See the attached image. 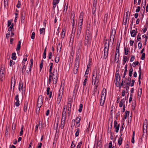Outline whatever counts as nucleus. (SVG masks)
I'll return each mask as SVG.
<instances>
[{
	"label": "nucleus",
	"mask_w": 148,
	"mask_h": 148,
	"mask_svg": "<svg viewBox=\"0 0 148 148\" xmlns=\"http://www.w3.org/2000/svg\"><path fill=\"white\" fill-rule=\"evenodd\" d=\"M148 121L147 119H145L143 123V130L146 131Z\"/></svg>",
	"instance_id": "dca6fc26"
},
{
	"label": "nucleus",
	"mask_w": 148,
	"mask_h": 148,
	"mask_svg": "<svg viewBox=\"0 0 148 148\" xmlns=\"http://www.w3.org/2000/svg\"><path fill=\"white\" fill-rule=\"evenodd\" d=\"M78 63L75 62L73 68V73L75 74H76L77 71L79 66Z\"/></svg>",
	"instance_id": "f8f14e48"
},
{
	"label": "nucleus",
	"mask_w": 148,
	"mask_h": 148,
	"mask_svg": "<svg viewBox=\"0 0 148 148\" xmlns=\"http://www.w3.org/2000/svg\"><path fill=\"white\" fill-rule=\"evenodd\" d=\"M82 144V142L81 141L78 143V144L77 146V148H80Z\"/></svg>",
	"instance_id": "6e6d98bb"
},
{
	"label": "nucleus",
	"mask_w": 148,
	"mask_h": 148,
	"mask_svg": "<svg viewBox=\"0 0 148 148\" xmlns=\"http://www.w3.org/2000/svg\"><path fill=\"white\" fill-rule=\"evenodd\" d=\"M79 56L78 54H77L76 56L75 62L79 63Z\"/></svg>",
	"instance_id": "ea45409f"
},
{
	"label": "nucleus",
	"mask_w": 148,
	"mask_h": 148,
	"mask_svg": "<svg viewBox=\"0 0 148 148\" xmlns=\"http://www.w3.org/2000/svg\"><path fill=\"white\" fill-rule=\"evenodd\" d=\"M23 83L20 82L19 84L18 89L20 91H22V94H23L25 92V87H23Z\"/></svg>",
	"instance_id": "423d86ee"
},
{
	"label": "nucleus",
	"mask_w": 148,
	"mask_h": 148,
	"mask_svg": "<svg viewBox=\"0 0 148 148\" xmlns=\"http://www.w3.org/2000/svg\"><path fill=\"white\" fill-rule=\"evenodd\" d=\"M148 23H146V25L144 26V28L143 29V33H144L147 30V25Z\"/></svg>",
	"instance_id": "a878e982"
},
{
	"label": "nucleus",
	"mask_w": 148,
	"mask_h": 148,
	"mask_svg": "<svg viewBox=\"0 0 148 148\" xmlns=\"http://www.w3.org/2000/svg\"><path fill=\"white\" fill-rule=\"evenodd\" d=\"M28 104V102L27 101H25L24 103L23 107V110L25 112H26L27 111Z\"/></svg>",
	"instance_id": "a211bd4d"
},
{
	"label": "nucleus",
	"mask_w": 148,
	"mask_h": 148,
	"mask_svg": "<svg viewBox=\"0 0 148 148\" xmlns=\"http://www.w3.org/2000/svg\"><path fill=\"white\" fill-rule=\"evenodd\" d=\"M51 75H53V84H56L57 82L58 78V75L57 73V70H56L55 71V70H54L53 72V74Z\"/></svg>",
	"instance_id": "f03ea898"
},
{
	"label": "nucleus",
	"mask_w": 148,
	"mask_h": 148,
	"mask_svg": "<svg viewBox=\"0 0 148 148\" xmlns=\"http://www.w3.org/2000/svg\"><path fill=\"white\" fill-rule=\"evenodd\" d=\"M87 77H86V78L84 79L83 82V87L84 88V86H85L86 83L87 82Z\"/></svg>",
	"instance_id": "3c124183"
},
{
	"label": "nucleus",
	"mask_w": 148,
	"mask_h": 148,
	"mask_svg": "<svg viewBox=\"0 0 148 148\" xmlns=\"http://www.w3.org/2000/svg\"><path fill=\"white\" fill-rule=\"evenodd\" d=\"M82 41L81 40H80L78 43L77 47V51L78 52V54L79 53L81 52V49L82 47Z\"/></svg>",
	"instance_id": "0eeeda50"
},
{
	"label": "nucleus",
	"mask_w": 148,
	"mask_h": 148,
	"mask_svg": "<svg viewBox=\"0 0 148 148\" xmlns=\"http://www.w3.org/2000/svg\"><path fill=\"white\" fill-rule=\"evenodd\" d=\"M74 16H73V19L72 20V21H71V23L72 24V26H73V29H74L75 28L74 27V25H75V21L74 20Z\"/></svg>",
	"instance_id": "72a5a7b5"
},
{
	"label": "nucleus",
	"mask_w": 148,
	"mask_h": 148,
	"mask_svg": "<svg viewBox=\"0 0 148 148\" xmlns=\"http://www.w3.org/2000/svg\"><path fill=\"white\" fill-rule=\"evenodd\" d=\"M82 24H82V23H80L78 22V26L77 28L82 29Z\"/></svg>",
	"instance_id": "09e8293b"
},
{
	"label": "nucleus",
	"mask_w": 148,
	"mask_h": 148,
	"mask_svg": "<svg viewBox=\"0 0 148 148\" xmlns=\"http://www.w3.org/2000/svg\"><path fill=\"white\" fill-rule=\"evenodd\" d=\"M18 96V95H17L16 96L15 98V99L16 101V102L15 103L14 105H16L17 107L19 106L20 105Z\"/></svg>",
	"instance_id": "4468645a"
},
{
	"label": "nucleus",
	"mask_w": 148,
	"mask_h": 148,
	"mask_svg": "<svg viewBox=\"0 0 148 148\" xmlns=\"http://www.w3.org/2000/svg\"><path fill=\"white\" fill-rule=\"evenodd\" d=\"M99 78L95 77H92V85H98V83L99 82Z\"/></svg>",
	"instance_id": "1a4fd4ad"
},
{
	"label": "nucleus",
	"mask_w": 148,
	"mask_h": 148,
	"mask_svg": "<svg viewBox=\"0 0 148 148\" xmlns=\"http://www.w3.org/2000/svg\"><path fill=\"white\" fill-rule=\"evenodd\" d=\"M83 106L82 104H81L79 105V108L78 109V111L79 112H81L82 110Z\"/></svg>",
	"instance_id": "de8ad7c7"
},
{
	"label": "nucleus",
	"mask_w": 148,
	"mask_h": 148,
	"mask_svg": "<svg viewBox=\"0 0 148 148\" xmlns=\"http://www.w3.org/2000/svg\"><path fill=\"white\" fill-rule=\"evenodd\" d=\"M130 112L129 111H126L125 112V115L124 116V118L126 119L127 118V117L129 115Z\"/></svg>",
	"instance_id": "603ef678"
},
{
	"label": "nucleus",
	"mask_w": 148,
	"mask_h": 148,
	"mask_svg": "<svg viewBox=\"0 0 148 148\" xmlns=\"http://www.w3.org/2000/svg\"><path fill=\"white\" fill-rule=\"evenodd\" d=\"M106 41H108V42L107 43V42H106L104 45L105 47L104 49V51L103 58L105 59H106L108 56V49L110 44L109 40L108 39H107L106 40Z\"/></svg>",
	"instance_id": "f257e3e1"
},
{
	"label": "nucleus",
	"mask_w": 148,
	"mask_h": 148,
	"mask_svg": "<svg viewBox=\"0 0 148 148\" xmlns=\"http://www.w3.org/2000/svg\"><path fill=\"white\" fill-rule=\"evenodd\" d=\"M108 17V13H106L104 16L103 21L104 23H106L107 22Z\"/></svg>",
	"instance_id": "4be33fe9"
},
{
	"label": "nucleus",
	"mask_w": 148,
	"mask_h": 148,
	"mask_svg": "<svg viewBox=\"0 0 148 148\" xmlns=\"http://www.w3.org/2000/svg\"><path fill=\"white\" fill-rule=\"evenodd\" d=\"M4 7H5L6 6L8 5V0H4Z\"/></svg>",
	"instance_id": "0e129e2a"
},
{
	"label": "nucleus",
	"mask_w": 148,
	"mask_h": 148,
	"mask_svg": "<svg viewBox=\"0 0 148 148\" xmlns=\"http://www.w3.org/2000/svg\"><path fill=\"white\" fill-rule=\"evenodd\" d=\"M131 58L130 59V61L131 62H132L135 59V56L133 55H131Z\"/></svg>",
	"instance_id": "69168bd1"
},
{
	"label": "nucleus",
	"mask_w": 148,
	"mask_h": 148,
	"mask_svg": "<svg viewBox=\"0 0 148 148\" xmlns=\"http://www.w3.org/2000/svg\"><path fill=\"white\" fill-rule=\"evenodd\" d=\"M25 18V16L23 15V14H21V22L22 23L23 22H24V19Z\"/></svg>",
	"instance_id": "864d4df0"
},
{
	"label": "nucleus",
	"mask_w": 148,
	"mask_h": 148,
	"mask_svg": "<svg viewBox=\"0 0 148 148\" xmlns=\"http://www.w3.org/2000/svg\"><path fill=\"white\" fill-rule=\"evenodd\" d=\"M15 64V62H13V61L12 60H10V66H11L12 64Z\"/></svg>",
	"instance_id": "338daca9"
},
{
	"label": "nucleus",
	"mask_w": 148,
	"mask_h": 148,
	"mask_svg": "<svg viewBox=\"0 0 148 148\" xmlns=\"http://www.w3.org/2000/svg\"><path fill=\"white\" fill-rule=\"evenodd\" d=\"M101 146L102 145L101 142L99 141L97 142L96 148H101Z\"/></svg>",
	"instance_id": "c756f323"
},
{
	"label": "nucleus",
	"mask_w": 148,
	"mask_h": 148,
	"mask_svg": "<svg viewBox=\"0 0 148 148\" xmlns=\"http://www.w3.org/2000/svg\"><path fill=\"white\" fill-rule=\"evenodd\" d=\"M60 58L59 57H57L56 56L55 58V61L56 63H58L59 61Z\"/></svg>",
	"instance_id": "8fccbe9b"
},
{
	"label": "nucleus",
	"mask_w": 148,
	"mask_h": 148,
	"mask_svg": "<svg viewBox=\"0 0 148 148\" xmlns=\"http://www.w3.org/2000/svg\"><path fill=\"white\" fill-rule=\"evenodd\" d=\"M52 75L51 74L49 76V79L48 81V83L49 84H51L52 81Z\"/></svg>",
	"instance_id": "a19ab883"
},
{
	"label": "nucleus",
	"mask_w": 148,
	"mask_h": 148,
	"mask_svg": "<svg viewBox=\"0 0 148 148\" xmlns=\"http://www.w3.org/2000/svg\"><path fill=\"white\" fill-rule=\"evenodd\" d=\"M138 63L139 62L138 61L137 62H134L133 63V66L134 67H135L136 65H137L138 64Z\"/></svg>",
	"instance_id": "13d9d810"
},
{
	"label": "nucleus",
	"mask_w": 148,
	"mask_h": 148,
	"mask_svg": "<svg viewBox=\"0 0 148 148\" xmlns=\"http://www.w3.org/2000/svg\"><path fill=\"white\" fill-rule=\"evenodd\" d=\"M65 120V119H61L60 127L62 129H63L64 127Z\"/></svg>",
	"instance_id": "393cba45"
},
{
	"label": "nucleus",
	"mask_w": 148,
	"mask_h": 148,
	"mask_svg": "<svg viewBox=\"0 0 148 148\" xmlns=\"http://www.w3.org/2000/svg\"><path fill=\"white\" fill-rule=\"evenodd\" d=\"M76 123L77 124H79L81 120V117L78 116L76 119Z\"/></svg>",
	"instance_id": "a18cd8bd"
},
{
	"label": "nucleus",
	"mask_w": 148,
	"mask_h": 148,
	"mask_svg": "<svg viewBox=\"0 0 148 148\" xmlns=\"http://www.w3.org/2000/svg\"><path fill=\"white\" fill-rule=\"evenodd\" d=\"M124 83H125L126 84V90L127 91H127H128L129 89V87L130 86V82H127L126 81V80H125Z\"/></svg>",
	"instance_id": "412c9836"
},
{
	"label": "nucleus",
	"mask_w": 148,
	"mask_h": 148,
	"mask_svg": "<svg viewBox=\"0 0 148 148\" xmlns=\"http://www.w3.org/2000/svg\"><path fill=\"white\" fill-rule=\"evenodd\" d=\"M105 99L106 98H101L100 102V104L101 106H103L105 102Z\"/></svg>",
	"instance_id": "b1692460"
},
{
	"label": "nucleus",
	"mask_w": 148,
	"mask_h": 148,
	"mask_svg": "<svg viewBox=\"0 0 148 148\" xmlns=\"http://www.w3.org/2000/svg\"><path fill=\"white\" fill-rule=\"evenodd\" d=\"M119 55H117L116 54H115V57L114 61L115 62L116 61V62H118L119 61Z\"/></svg>",
	"instance_id": "f704fd0d"
},
{
	"label": "nucleus",
	"mask_w": 148,
	"mask_h": 148,
	"mask_svg": "<svg viewBox=\"0 0 148 148\" xmlns=\"http://www.w3.org/2000/svg\"><path fill=\"white\" fill-rule=\"evenodd\" d=\"M35 35V34L34 32H33L32 33V36H31V38L32 39H34Z\"/></svg>",
	"instance_id": "774afa93"
},
{
	"label": "nucleus",
	"mask_w": 148,
	"mask_h": 148,
	"mask_svg": "<svg viewBox=\"0 0 148 148\" xmlns=\"http://www.w3.org/2000/svg\"><path fill=\"white\" fill-rule=\"evenodd\" d=\"M61 46L60 45V44L59 43L58 45L57 46V51H59V52L61 51Z\"/></svg>",
	"instance_id": "5fc2aeb1"
},
{
	"label": "nucleus",
	"mask_w": 148,
	"mask_h": 148,
	"mask_svg": "<svg viewBox=\"0 0 148 148\" xmlns=\"http://www.w3.org/2000/svg\"><path fill=\"white\" fill-rule=\"evenodd\" d=\"M84 13L83 12H81L80 13V16L79 17V20H83V18Z\"/></svg>",
	"instance_id": "79ce46f5"
},
{
	"label": "nucleus",
	"mask_w": 148,
	"mask_h": 148,
	"mask_svg": "<svg viewBox=\"0 0 148 148\" xmlns=\"http://www.w3.org/2000/svg\"><path fill=\"white\" fill-rule=\"evenodd\" d=\"M5 71L3 69L1 68L0 70V76L1 77L2 76H4V74L5 73Z\"/></svg>",
	"instance_id": "e433bc0d"
},
{
	"label": "nucleus",
	"mask_w": 148,
	"mask_h": 148,
	"mask_svg": "<svg viewBox=\"0 0 148 148\" xmlns=\"http://www.w3.org/2000/svg\"><path fill=\"white\" fill-rule=\"evenodd\" d=\"M82 29L77 28L75 34V40L78 39L80 37V34Z\"/></svg>",
	"instance_id": "9d476101"
},
{
	"label": "nucleus",
	"mask_w": 148,
	"mask_h": 148,
	"mask_svg": "<svg viewBox=\"0 0 148 148\" xmlns=\"http://www.w3.org/2000/svg\"><path fill=\"white\" fill-rule=\"evenodd\" d=\"M66 116V112H63L62 113V119H65Z\"/></svg>",
	"instance_id": "c03bdc74"
},
{
	"label": "nucleus",
	"mask_w": 148,
	"mask_h": 148,
	"mask_svg": "<svg viewBox=\"0 0 148 148\" xmlns=\"http://www.w3.org/2000/svg\"><path fill=\"white\" fill-rule=\"evenodd\" d=\"M40 34H43L44 35L45 29L44 28H42L40 29Z\"/></svg>",
	"instance_id": "58836bf2"
},
{
	"label": "nucleus",
	"mask_w": 148,
	"mask_h": 148,
	"mask_svg": "<svg viewBox=\"0 0 148 148\" xmlns=\"http://www.w3.org/2000/svg\"><path fill=\"white\" fill-rule=\"evenodd\" d=\"M11 87L12 86H13V89H14V88L15 86V79H13V77H12V78H11Z\"/></svg>",
	"instance_id": "5701e85b"
},
{
	"label": "nucleus",
	"mask_w": 148,
	"mask_h": 148,
	"mask_svg": "<svg viewBox=\"0 0 148 148\" xmlns=\"http://www.w3.org/2000/svg\"><path fill=\"white\" fill-rule=\"evenodd\" d=\"M116 33V29H113L111 31V35L110 36V38L112 37L113 40L114 41L115 35Z\"/></svg>",
	"instance_id": "ddd939ff"
},
{
	"label": "nucleus",
	"mask_w": 148,
	"mask_h": 148,
	"mask_svg": "<svg viewBox=\"0 0 148 148\" xmlns=\"http://www.w3.org/2000/svg\"><path fill=\"white\" fill-rule=\"evenodd\" d=\"M126 100L125 98H123L120 101L119 103V107H121L125 105V102Z\"/></svg>",
	"instance_id": "2eb2a0df"
},
{
	"label": "nucleus",
	"mask_w": 148,
	"mask_h": 148,
	"mask_svg": "<svg viewBox=\"0 0 148 148\" xmlns=\"http://www.w3.org/2000/svg\"><path fill=\"white\" fill-rule=\"evenodd\" d=\"M100 72V71L99 70L97 69L96 70L95 69L93 71L92 77L99 78Z\"/></svg>",
	"instance_id": "20e7f679"
},
{
	"label": "nucleus",
	"mask_w": 148,
	"mask_h": 148,
	"mask_svg": "<svg viewBox=\"0 0 148 148\" xmlns=\"http://www.w3.org/2000/svg\"><path fill=\"white\" fill-rule=\"evenodd\" d=\"M114 127L116 130L115 132L116 133H117L118 132L120 124H118L117 121H114Z\"/></svg>",
	"instance_id": "9b49d317"
},
{
	"label": "nucleus",
	"mask_w": 148,
	"mask_h": 148,
	"mask_svg": "<svg viewBox=\"0 0 148 148\" xmlns=\"http://www.w3.org/2000/svg\"><path fill=\"white\" fill-rule=\"evenodd\" d=\"M106 90L105 88H103L101 93V98H106Z\"/></svg>",
	"instance_id": "f3484780"
},
{
	"label": "nucleus",
	"mask_w": 148,
	"mask_h": 148,
	"mask_svg": "<svg viewBox=\"0 0 148 148\" xmlns=\"http://www.w3.org/2000/svg\"><path fill=\"white\" fill-rule=\"evenodd\" d=\"M124 50L125 51V55H127L128 52V49H127L125 47L124 48Z\"/></svg>",
	"instance_id": "052dcab7"
},
{
	"label": "nucleus",
	"mask_w": 148,
	"mask_h": 148,
	"mask_svg": "<svg viewBox=\"0 0 148 148\" xmlns=\"http://www.w3.org/2000/svg\"><path fill=\"white\" fill-rule=\"evenodd\" d=\"M43 98L42 95H40L38 97L37 103V106H41L43 103Z\"/></svg>",
	"instance_id": "39448f33"
},
{
	"label": "nucleus",
	"mask_w": 148,
	"mask_h": 148,
	"mask_svg": "<svg viewBox=\"0 0 148 148\" xmlns=\"http://www.w3.org/2000/svg\"><path fill=\"white\" fill-rule=\"evenodd\" d=\"M127 64H126L125 65V70H124V74H123V78H125V76L126 75V72H127Z\"/></svg>",
	"instance_id": "473e14b6"
},
{
	"label": "nucleus",
	"mask_w": 148,
	"mask_h": 148,
	"mask_svg": "<svg viewBox=\"0 0 148 148\" xmlns=\"http://www.w3.org/2000/svg\"><path fill=\"white\" fill-rule=\"evenodd\" d=\"M97 3H95L94 4V2H93V6L92 8V13L93 14H94L96 10V5Z\"/></svg>",
	"instance_id": "aec40b11"
},
{
	"label": "nucleus",
	"mask_w": 148,
	"mask_h": 148,
	"mask_svg": "<svg viewBox=\"0 0 148 148\" xmlns=\"http://www.w3.org/2000/svg\"><path fill=\"white\" fill-rule=\"evenodd\" d=\"M131 36L133 37H134L136 35L135 30H133L131 32Z\"/></svg>",
	"instance_id": "2f4dec72"
},
{
	"label": "nucleus",
	"mask_w": 148,
	"mask_h": 148,
	"mask_svg": "<svg viewBox=\"0 0 148 148\" xmlns=\"http://www.w3.org/2000/svg\"><path fill=\"white\" fill-rule=\"evenodd\" d=\"M63 89H62L61 90H59L57 98L62 99V97L63 94Z\"/></svg>",
	"instance_id": "6ab92c4d"
},
{
	"label": "nucleus",
	"mask_w": 148,
	"mask_h": 148,
	"mask_svg": "<svg viewBox=\"0 0 148 148\" xmlns=\"http://www.w3.org/2000/svg\"><path fill=\"white\" fill-rule=\"evenodd\" d=\"M26 66H25V65H24L23 67L22 70V73H24L25 72V70H26Z\"/></svg>",
	"instance_id": "e2e57ef3"
},
{
	"label": "nucleus",
	"mask_w": 148,
	"mask_h": 148,
	"mask_svg": "<svg viewBox=\"0 0 148 148\" xmlns=\"http://www.w3.org/2000/svg\"><path fill=\"white\" fill-rule=\"evenodd\" d=\"M85 38L92 39V32L91 31H90L88 29L86 30Z\"/></svg>",
	"instance_id": "7ed1b4c3"
},
{
	"label": "nucleus",
	"mask_w": 148,
	"mask_h": 148,
	"mask_svg": "<svg viewBox=\"0 0 148 148\" xmlns=\"http://www.w3.org/2000/svg\"><path fill=\"white\" fill-rule=\"evenodd\" d=\"M122 135V134L120 137L119 138L118 140V143L119 145L120 146L121 145L122 143V140H123V138L121 137V136Z\"/></svg>",
	"instance_id": "cd10ccee"
},
{
	"label": "nucleus",
	"mask_w": 148,
	"mask_h": 148,
	"mask_svg": "<svg viewBox=\"0 0 148 148\" xmlns=\"http://www.w3.org/2000/svg\"><path fill=\"white\" fill-rule=\"evenodd\" d=\"M79 128H77L76 129V132L75 133V135L76 136H78L79 132Z\"/></svg>",
	"instance_id": "49530a36"
},
{
	"label": "nucleus",
	"mask_w": 148,
	"mask_h": 148,
	"mask_svg": "<svg viewBox=\"0 0 148 148\" xmlns=\"http://www.w3.org/2000/svg\"><path fill=\"white\" fill-rule=\"evenodd\" d=\"M23 126H22L21 128V131L20 132L19 135L21 136L23 135Z\"/></svg>",
	"instance_id": "4d7b16f0"
},
{
	"label": "nucleus",
	"mask_w": 148,
	"mask_h": 148,
	"mask_svg": "<svg viewBox=\"0 0 148 148\" xmlns=\"http://www.w3.org/2000/svg\"><path fill=\"white\" fill-rule=\"evenodd\" d=\"M16 53H12V54L11 58L12 60H16Z\"/></svg>",
	"instance_id": "4c0bfd02"
},
{
	"label": "nucleus",
	"mask_w": 148,
	"mask_h": 148,
	"mask_svg": "<svg viewBox=\"0 0 148 148\" xmlns=\"http://www.w3.org/2000/svg\"><path fill=\"white\" fill-rule=\"evenodd\" d=\"M66 29H63L61 33V38H64L65 34Z\"/></svg>",
	"instance_id": "bb28decb"
},
{
	"label": "nucleus",
	"mask_w": 148,
	"mask_h": 148,
	"mask_svg": "<svg viewBox=\"0 0 148 148\" xmlns=\"http://www.w3.org/2000/svg\"><path fill=\"white\" fill-rule=\"evenodd\" d=\"M21 41H19L18 42V43L17 45V47L16 49V50L17 51L20 50L21 48Z\"/></svg>",
	"instance_id": "c85d7f7f"
},
{
	"label": "nucleus",
	"mask_w": 148,
	"mask_h": 148,
	"mask_svg": "<svg viewBox=\"0 0 148 148\" xmlns=\"http://www.w3.org/2000/svg\"><path fill=\"white\" fill-rule=\"evenodd\" d=\"M133 71V69L132 68V66H131V68L129 70V76L130 77H131L132 76V72Z\"/></svg>",
	"instance_id": "37998d69"
},
{
	"label": "nucleus",
	"mask_w": 148,
	"mask_h": 148,
	"mask_svg": "<svg viewBox=\"0 0 148 148\" xmlns=\"http://www.w3.org/2000/svg\"><path fill=\"white\" fill-rule=\"evenodd\" d=\"M75 28L73 29V31L72 30V33L71 35V38L74 39L75 37Z\"/></svg>",
	"instance_id": "c9c22d12"
},
{
	"label": "nucleus",
	"mask_w": 148,
	"mask_h": 148,
	"mask_svg": "<svg viewBox=\"0 0 148 148\" xmlns=\"http://www.w3.org/2000/svg\"><path fill=\"white\" fill-rule=\"evenodd\" d=\"M37 107H38V108L36 109V113H37L38 114L39 113L40 108L41 106H37Z\"/></svg>",
	"instance_id": "680f3d73"
},
{
	"label": "nucleus",
	"mask_w": 148,
	"mask_h": 148,
	"mask_svg": "<svg viewBox=\"0 0 148 148\" xmlns=\"http://www.w3.org/2000/svg\"><path fill=\"white\" fill-rule=\"evenodd\" d=\"M142 89L141 88L139 89L138 90V98H140L141 95L142 94Z\"/></svg>",
	"instance_id": "7c9ffc66"
},
{
	"label": "nucleus",
	"mask_w": 148,
	"mask_h": 148,
	"mask_svg": "<svg viewBox=\"0 0 148 148\" xmlns=\"http://www.w3.org/2000/svg\"><path fill=\"white\" fill-rule=\"evenodd\" d=\"M92 39L85 38L84 41V45L87 46V47L89 46H90L91 44Z\"/></svg>",
	"instance_id": "6e6552de"
},
{
	"label": "nucleus",
	"mask_w": 148,
	"mask_h": 148,
	"mask_svg": "<svg viewBox=\"0 0 148 148\" xmlns=\"http://www.w3.org/2000/svg\"><path fill=\"white\" fill-rule=\"evenodd\" d=\"M13 26H14L13 24L12 23L11 24V26L8 29V31L10 32L11 31L13 27Z\"/></svg>",
	"instance_id": "bf43d9fd"
}]
</instances>
